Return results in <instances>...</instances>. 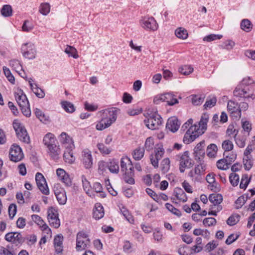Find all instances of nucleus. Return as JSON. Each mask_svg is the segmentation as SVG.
I'll return each mask as SVG.
<instances>
[{
  "label": "nucleus",
  "mask_w": 255,
  "mask_h": 255,
  "mask_svg": "<svg viewBox=\"0 0 255 255\" xmlns=\"http://www.w3.org/2000/svg\"><path fill=\"white\" fill-rule=\"evenodd\" d=\"M218 150L217 146L215 144H210L207 148V154L210 157H215Z\"/></svg>",
  "instance_id": "nucleus-39"
},
{
  "label": "nucleus",
  "mask_w": 255,
  "mask_h": 255,
  "mask_svg": "<svg viewBox=\"0 0 255 255\" xmlns=\"http://www.w3.org/2000/svg\"><path fill=\"white\" fill-rule=\"evenodd\" d=\"M15 98L19 107H25L29 104L26 95L21 90H17L15 92Z\"/></svg>",
  "instance_id": "nucleus-18"
},
{
  "label": "nucleus",
  "mask_w": 255,
  "mask_h": 255,
  "mask_svg": "<svg viewBox=\"0 0 255 255\" xmlns=\"http://www.w3.org/2000/svg\"><path fill=\"white\" fill-rule=\"evenodd\" d=\"M209 200L214 206H220L219 204L222 202L223 197L220 194H212L209 196Z\"/></svg>",
  "instance_id": "nucleus-29"
},
{
  "label": "nucleus",
  "mask_w": 255,
  "mask_h": 255,
  "mask_svg": "<svg viewBox=\"0 0 255 255\" xmlns=\"http://www.w3.org/2000/svg\"><path fill=\"white\" fill-rule=\"evenodd\" d=\"M73 148H65L63 154L64 159L66 162L71 164L75 161V157L73 156L72 150Z\"/></svg>",
  "instance_id": "nucleus-25"
},
{
  "label": "nucleus",
  "mask_w": 255,
  "mask_h": 255,
  "mask_svg": "<svg viewBox=\"0 0 255 255\" xmlns=\"http://www.w3.org/2000/svg\"><path fill=\"white\" fill-rule=\"evenodd\" d=\"M241 28L246 32H249L252 29V24L249 19H243L241 23Z\"/></svg>",
  "instance_id": "nucleus-43"
},
{
  "label": "nucleus",
  "mask_w": 255,
  "mask_h": 255,
  "mask_svg": "<svg viewBox=\"0 0 255 255\" xmlns=\"http://www.w3.org/2000/svg\"><path fill=\"white\" fill-rule=\"evenodd\" d=\"M146 126L151 130L159 128L162 124V118L157 113H151L144 121Z\"/></svg>",
  "instance_id": "nucleus-4"
},
{
  "label": "nucleus",
  "mask_w": 255,
  "mask_h": 255,
  "mask_svg": "<svg viewBox=\"0 0 255 255\" xmlns=\"http://www.w3.org/2000/svg\"><path fill=\"white\" fill-rule=\"evenodd\" d=\"M175 34L178 38L182 39H186L188 36L187 31L182 27L177 28L175 31Z\"/></svg>",
  "instance_id": "nucleus-38"
},
{
  "label": "nucleus",
  "mask_w": 255,
  "mask_h": 255,
  "mask_svg": "<svg viewBox=\"0 0 255 255\" xmlns=\"http://www.w3.org/2000/svg\"><path fill=\"white\" fill-rule=\"evenodd\" d=\"M60 142L65 148H74V144L72 139L65 132H62L59 137Z\"/></svg>",
  "instance_id": "nucleus-17"
},
{
  "label": "nucleus",
  "mask_w": 255,
  "mask_h": 255,
  "mask_svg": "<svg viewBox=\"0 0 255 255\" xmlns=\"http://www.w3.org/2000/svg\"><path fill=\"white\" fill-rule=\"evenodd\" d=\"M240 216L238 214L231 215L227 220V223L230 226L236 225L240 220Z\"/></svg>",
  "instance_id": "nucleus-50"
},
{
  "label": "nucleus",
  "mask_w": 255,
  "mask_h": 255,
  "mask_svg": "<svg viewBox=\"0 0 255 255\" xmlns=\"http://www.w3.org/2000/svg\"><path fill=\"white\" fill-rule=\"evenodd\" d=\"M21 50L23 56L29 59L35 58L36 50L33 44L31 43H25L22 46Z\"/></svg>",
  "instance_id": "nucleus-12"
},
{
  "label": "nucleus",
  "mask_w": 255,
  "mask_h": 255,
  "mask_svg": "<svg viewBox=\"0 0 255 255\" xmlns=\"http://www.w3.org/2000/svg\"><path fill=\"white\" fill-rule=\"evenodd\" d=\"M174 192L177 199L183 202H185L187 201V196L182 189L176 188Z\"/></svg>",
  "instance_id": "nucleus-32"
},
{
  "label": "nucleus",
  "mask_w": 255,
  "mask_h": 255,
  "mask_svg": "<svg viewBox=\"0 0 255 255\" xmlns=\"http://www.w3.org/2000/svg\"><path fill=\"white\" fill-rule=\"evenodd\" d=\"M35 180L40 191L45 195H48L49 193V189L43 175L40 173H37L35 175Z\"/></svg>",
  "instance_id": "nucleus-9"
},
{
  "label": "nucleus",
  "mask_w": 255,
  "mask_h": 255,
  "mask_svg": "<svg viewBox=\"0 0 255 255\" xmlns=\"http://www.w3.org/2000/svg\"><path fill=\"white\" fill-rule=\"evenodd\" d=\"M235 45V42L234 41L229 39L225 41L222 45V47L224 49L230 50L234 48Z\"/></svg>",
  "instance_id": "nucleus-59"
},
{
  "label": "nucleus",
  "mask_w": 255,
  "mask_h": 255,
  "mask_svg": "<svg viewBox=\"0 0 255 255\" xmlns=\"http://www.w3.org/2000/svg\"><path fill=\"white\" fill-rule=\"evenodd\" d=\"M165 102H166L169 106H173L178 103V101L174 97L173 94L171 93H166Z\"/></svg>",
  "instance_id": "nucleus-46"
},
{
  "label": "nucleus",
  "mask_w": 255,
  "mask_h": 255,
  "mask_svg": "<svg viewBox=\"0 0 255 255\" xmlns=\"http://www.w3.org/2000/svg\"><path fill=\"white\" fill-rule=\"evenodd\" d=\"M239 85L243 87H249L250 89L252 90L251 89L255 86V83L252 79L247 77L243 79Z\"/></svg>",
  "instance_id": "nucleus-42"
},
{
  "label": "nucleus",
  "mask_w": 255,
  "mask_h": 255,
  "mask_svg": "<svg viewBox=\"0 0 255 255\" xmlns=\"http://www.w3.org/2000/svg\"><path fill=\"white\" fill-rule=\"evenodd\" d=\"M234 95L235 97L244 98L245 99L252 98L253 100L255 98V96L249 87H243L240 85H238L234 91Z\"/></svg>",
  "instance_id": "nucleus-7"
},
{
  "label": "nucleus",
  "mask_w": 255,
  "mask_h": 255,
  "mask_svg": "<svg viewBox=\"0 0 255 255\" xmlns=\"http://www.w3.org/2000/svg\"><path fill=\"white\" fill-rule=\"evenodd\" d=\"M164 153V150L162 147H159L155 150V155H150V161L152 165L155 167H158V161L162 158Z\"/></svg>",
  "instance_id": "nucleus-14"
},
{
  "label": "nucleus",
  "mask_w": 255,
  "mask_h": 255,
  "mask_svg": "<svg viewBox=\"0 0 255 255\" xmlns=\"http://www.w3.org/2000/svg\"><path fill=\"white\" fill-rule=\"evenodd\" d=\"M121 212L125 218L130 223H133L134 219L133 217L129 214V211L125 207H123L121 209Z\"/></svg>",
  "instance_id": "nucleus-56"
},
{
  "label": "nucleus",
  "mask_w": 255,
  "mask_h": 255,
  "mask_svg": "<svg viewBox=\"0 0 255 255\" xmlns=\"http://www.w3.org/2000/svg\"><path fill=\"white\" fill-rule=\"evenodd\" d=\"M54 191L57 200L61 205H64L66 203L67 197L66 192L63 188L57 185L54 187Z\"/></svg>",
  "instance_id": "nucleus-13"
},
{
  "label": "nucleus",
  "mask_w": 255,
  "mask_h": 255,
  "mask_svg": "<svg viewBox=\"0 0 255 255\" xmlns=\"http://www.w3.org/2000/svg\"><path fill=\"white\" fill-rule=\"evenodd\" d=\"M62 241L63 236L59 235H57L54 239V247L57 253H61L63 251Z\"/></svg>",
  "instance_id": "nucleus-26"
},
{
  "label": "nucleus",
  "mask_w": 255,
  "mask_h": 255,
  "mask_svg": "<svg viewBox=\"0 0 255 255\" xmlns=\"http://www.w3.org/2000/svg\"><path fill=\"white\" fill-rule=\"evenodd\" d=\"M228 109L231 114H237L235 115L236 118H240L241 116V110L239 109V107L237 103L233 101H230L228 103Z\"/></svg>",
  "instance_id": "nucleus-22"
},
{
  "label": "nucleus",
  "mask_w": 255,
  "mask_h": 255,
  "mask_svg": "<svg viewBox=\"0 0 255 255\" xmlns=\"http://www.w3.org/2000/svg\"><path fill=\"white\" fill-rule=\"evenodd\" d=\"M5 239L8 241L12 242L16 245L22 244L24 239L22 235L18 233H8L5 235Z\"/></svg>",
  "instance_id": "nucleus-15"
},
{
  "label": "nucleus",
  "mask_w": 255,
  "mask_h": 255,
  "mask_svg": "<svg viewBox=\"0 0 255 255\" xmlns=\"http://www.w3.org/2000/svg\"><path fill=\"white\" fill-rule=\"evenodd\" d=\"M161 168L164 173L168 171L170 168V160L168 158H165L161 161Z\"/></svg>",
  "instance_id": "nucleus-53"
},
{
  "label": "nucleus",
  "mask_w": 255,
  "mask_h": 255,
  "mask_svg": "<svg viewBox=\"0 0 255 255\" xmlns=\"http://www.w3.org/2000/svg\"><path fill=\"white\" fill-rule=\"evenodd\" d=\"M90 240L89 236L84 231H80L77 234L76 249L77 251H82L90 246Z\"/></svg>",
  "instance_id": "nucleus-6"
},
{
  "label": "nucleus",
  "mask_w": 255,
  "mask_h": 255,
  "mask_svg": "<svg viewBox=\"0 0 255 255\" xmlns=\"http://www.w3.org/2000/svg\"><path fill=\"white\" fill-rule=\"evenodd\" d=\"M165 207L168 211L178 217H180L181 215V212L178 209L175 208L172 204L166 203L165 204Z\"/></svg>",
  "instance_id": "nucleus-57"
},
{
  "label": "nucleus",
  "mask_w": 255,
  "mask_h": 255,
  "mask_svg": "<svg viewBox=\"0 0 255 255\" xmlns=\"http://www.w3.org/2000/svg\"><path fill=\"white\" fill-rule=\"evenodd\" d=\"M10 159L14 162H18L23 158L21 148L17 145L13 144L9 151Z\"/></svg>",
  "instance_id": "nucleus-10"
},
{
  "label": "nucleus",
  "mask_w": 255,
  "mask_h": 255,
  "mask_svg": "<svg viewBox=\"0 0 255 255\" xmlns=\"http://www.w3.org/2000/svg\"><path fill=\"white\" fill-rule=\"evenodd\" d=\"M32 220L36 223L39 228L47 234H51V230L48 226L45 223L42 218L37 215L31 216Z\"/></svg>",
  "instance_id": "nucleus-16"
},
{
  "label": "nucleus",
  "mask_w": 255,
  "mask_h": 255,
  "mask_svg": "<svg viewBox=\"0 0 255 255\" xmlns=\"http://www.w3.org/2000/svg\"><path fill=\"white\" fill-rule=\"evenodd\" d=\"M222 37V35L212 34L205 36L203 40L207 42H211L216 39H220Z\"/></svg>",
  "instance_id": "nucleus-63"
},
{
  "label": "nucleus",
  "mask_w": 255,
  "mask_h": 255,
  "mask_svg": "<svg viewBox=\"0 0 255 255\" xmlns=\"http://www.w3.org/2000/svg\"><path fill=\"white\" fill-rule=\"evenodd\" d=\"M250 182V178H248L247 174H244L242 176L241 183L240 184V188L241 189H246Z\"/></svg>",
  "instance_id": "nucleus-54"
},
{
  "label": "nucleus",
  "mask_w": 255,
  "mask_h": 255,
  "mask_svg": "<svg viewBox=\"0 0 255 255\" xmlns=\"http://www.w3.org/2000/svg\"><path fill=\"white\" fill-rule=\"evenodd\" d=\"M180 162V171L184 172L185 168H189L194 164L193 160L189 157V152L186 151L181 155H178Z\"/></svg>",
  "instance_id": "nucleus-8"
},
{
  "label": "nucleus",
  "mask_w": 255,
  "mask_h": 255,
  "mask_svg": "<svg viewBox=\"0 0 255 255\" xmlns=\"http://www.w3.org/2000/svg\"><path fill=\"white\" fill-rule=\"evenodd\" d=\"M154 141L151 137H148L145 142L144 148L147 151H150L153 148Z\"/></svg>",
  "instance_id": "nucleus-58"
},
{
  "label": "nucleus",
  "mask_w": 255,
  "mask_h": 255,
  "mask_svg": "<svg viewBox=\"0 0 255 255\" xmlns=\"http://www.w3.org/2000/svg\"><path fill=\"white\" fill-rule=\"evenodd\" d=\"M55 138L54 135L51 133H47L44 137L43 142L48 148L55 144Z\"/></svg>",
  "instance_id": "nucleus-30"
},
{
  "label": "nucleus",
  "mask_w": 255,
  "mask_h": 255,
  "mask_svg": "<svg viewBox=\"0 0 255 255\" xmlns=\"http://www.w3.org/2000/svg\"><path fill=\"white\" fill-rule=\"evenodd\" d=\"M65 52L68 54L69 56H72L74 58L76 59L79 57L76 48L71 46H67V47L65 49Z\"/></svg>",
  "instance_id": "nucleus-45"
},
{
  "label": "nucleus",
  "mask_w": 255,
  "mask_h": 255,
  "mask_svg": "<svg viewBox=\"0 0 255 255\" xmlns=\"http://www.w3.org/2000/svg\"><path fill=\"white\" fill-rule=\"evenodd\" d=\"M205 166L203 163L197 165L194 169L191 170L188 173V176L192 180L196 181L199 180L200 176L205 171Z\"/></svg>",
  "instance_id": "nucleus-11"
},
{
  "label": "nucleus",
  "mask_w": 255,
  "mask_h": 255,
  "mask_svg": "<svg viewBox=\"0 0 255 255\" xmlns=\"http://www.w3.org/2000/svg\"><path fill=\"white\" fill-rule=\"evenodd\" d=\"M134 172L133 169L126 171L124 173V179L125 181L130 184H133L134 183V179L133 178Z\"/></svg>",
  "instance_id": "nucleus-33"
},
{
  "label": "nucleus",
  "mask_w": 255,
  "mask_h": 255,
  "mask_svg": "<svg viewBox=\"0 0 255 255\" xmlns=\"http://www.w3.org/2000/svg\"><path fill=\"white\" fill-rule=\"evenodd\" d=\"M97 147L102 154H109L111 151L110 148L106 147L103 143H100L97 144Z\"/></svg>",
  "instance_id": "nucleus-62"
},
{
  "label": "nucleus",
  "mask_w": 255,
  "mask_h": 255,
  "mask_svg": "<svg viewBox=\"0 0 255 255\" xmlns=\"http://www.w3.org/2000/svg\"><path fill=\"white\" fill-rule=\"evenodd\" d=\"M227 159H221L217 162V166L219 169L226 170L229 168V165L235 160L236 155H233L232 157L229 158L226 156Z\"/></svg>",
  "instance_id": "nucleus-19"
},
{
  "label": "nucleus",
  "mask_w": 255,
  "mask_h": 255,
  "mask_svg": "<svg viewBox=\"0 0 255 255\" xmlns=\"http://www.w3.org/2000/svg\"><path fill=\"white\" fill-rule=\"evenodd\" d=\"M35 115L39 120L42 122H46L49 121V117L45 115L39 109H36L35 111Z\"/></svg>",
  "instance_id": "nucleus-49"
},
{
  "label": "nucleus",
  "mask_w": 255,
  "mask_h": 255,
  "mask_svg": "<svg viewBox=\"0 0 255 255\" xmlns=\"http://www.w3.org/2000/svg\"><path fill=\"white\" fill-rule=\"evenodd\" d=\"M16 213V206L14 204H11L8 207V214L9 218L12 219Z\"/></svg>",
  "instance_id": "nucleus-64"
},
{
  "label": "nucleus",
  "mask_w": 255,
  "mask_h": 255,
  "mask_svg": "<svg viewBox=\"0 0 255 255\" xmlns=\"http://www.w3.org/2000/svg\"><path fill=\"white\" fill-rule=\"evenodd\" d=\"M222 146L225 151H230L233 149L234 144L231 140L228 139L223 142Z\"/></svg>",
  "instance_id": "nucleus-51"
},
{
  "label": "nucleus",
  "mask_w": 255,
  "mask_h": 255,
  "mask_svg": "<svg viewBox=\"0 0 255 255\" xmlns=\"http://www.w3.org/2000/svg\"><path fill=\"white\" fill-rule=\"evenodd\" d=\"M179 126V122L175 118L169 119L166 124V128L173 132L176 131L178 129Z\"/></svg>",
  "instance_id": "nucleus-23"
},
{
  "label": "nucleus",
  "mask_w": 255,
  "mask_h": 255,
  "mask_svg": "<svg viewBox=\"0 0 255 255\" xmlns=\"http://www.w3.org/2000/svg\"><path fill=\"white\" fill-rule=\"evenodd\" d=\"M12 8L11 5L5 4L3 5L0 10L1 15L4 17H9L12 15Z\"/></svg>",
  "instance_id": "nucleus-36"
},
{
  "label": "nucleus",
  "mask_w": 255,
  "mask_h": 255,
  "mask_svg": "<svg viewBox=\"0 0 255 255\" xmlns=\"http://www.w3.org/2000/svg\"><path fill=\"white\" fill-rule=\"evenodd\" d=\"M248 135L245 134L244 133V135H237V133L235 134L234 136L235 141L236 142V144L240 148H243L245 147L246 145V141L247 140V137Z\"/></svg>",
  "instance_id": "nucleus-27"
},
{
  "label": "nucleus",
  "mask_w": 255,
  "mask_h": 255,
  "mask_svg": "<svg viewBox=\"0 0 255 255\" xmlns=\"http://www.w3.org/2000/svg\"><path fill=\"white\" fill-rule=\"evenodd\" d=\"M13 127L19 139L25 143H29L30 137L27 131L24 127L18 121L14 120L13 121Z\"/></svg>",
  "instance_id": "nucleus-5"
},
{
  "label": "nucleus",
  "mask_w": 255,
  "mask_h": 255,
  "mask_svg": "<svg viewBox=\"0 0 255 255\" xmlns=\"http://www.w3.org/2000/svg\"><path fill=\"white\" fill-rule=\"evenodd\" d=\"M216 220L212 217L206 218L203 221V224L205 227L214 226L216 225Z\"/></svg>",
  "instance_id": "nucleus-60"
},
{
  "label": "nucleus",
  "mask_w": 255,
  "mask_h": 255,
  "mask_svg": "<svg viewBox=\"0 0 255 255\" xmlns=\"http://www.w3.org/2000/svg\"><path fill=\"white\" fill-rule=\"evenodd\" d=\"M144 154V148L138 147L133 151L132 156L135 160H139L143 157Z\"/></svg>",
  "instance_id": "nucleus-35"
},
{
  "label": "nucleus",
  "mask_w": 255,
  "mask_h": 255,
  "mask_svg": "<svg viewBox=\"0 0 255 255\" xmlns=\"http://www.w3.org/2000/svg\"><path fill=\"white\" fill-rule=\"evenodd\" d=\"M229 180L233 186H237L239 182V176L235 173H232L229 176Z\"/></svg>",
  "instance_id": "nucleus-55"
},
{
  "label": "nucleus",
  "mask_w": 255,
  "mask_h": 255,
  "mask_svg": "<svg viewBox=\"0 0 255 255\" xmlns=\"http://www.w3.org/2000/svg\"><path fill=\"white\" fill-rule=\"evenodd\" d=\"M248 198V195H247L246 199H245V198L244 196H241L239 197L235 202L236 208H241L245 204Z\"/></svg>",
  "instance_id": "nucleus-61"
},
{
  "label": "nucleus",
  "mask_w": 255,
  "mask_h": 255,
  "mask_svg": "<svg viewBox=\"0 0 255 255\" xmlns=\"http://www.w3.org/2000/svg\"><path fill=\"white\" fill-rule=\"evenodd\" d=\"M117 112V109L114 108L104 110L103 112L101 121L96 125V129L98 130H102L109 127L116 121Z\"/></svg>",
  "instance_id": "nucleus-2"
},
{
  "label": "nucleus",
  "mask_w": 255,
  "mask_h": 255,
  "mask_svg": "<svg viewBox=\"0 0 255 255\" xmlns=\"http://www.w3.org/2000/svg\"><path fill=\"white\" fill-rule=\"evenodd\" d=\"M216 102L217 99L215 97H209L207 99V100L204 105V107L205 109L211 108L215 106Z\"/></svg>",
  "instance_id": "nucleus-44"
},
{
  "label": "nucleus",
  "mask_w": 255,
  "mask_h": 255,
  "mask_svg": "<svg viewBox=\"0 0 255 255\" xmlns=\"http://www.w3.org/2000/svg\"><path fill=\"white\" fill-rule=\"evenodd\" d=\"M50 10V5L48 2L42 3L39 7V11L44 15H47Z\"/></svg>",
  "instance_id": "nucleus-41"
},
{
  "label": "nucleus",
  "mask_w": 255,
  "mask_h": 255,
  "mask_svg": "<svg viewBox=\"0 0 255 255\" xmlns=\"http://www.w3.org/2000/svg\"><path fill=\"white\" fill-rule=\"evenodd\" d=\"M107 166L111 172L117 174L119 171V165L118 161L113 159L108 163Z\"/></svg>",
  "instance_id": "nucleus-31"
},
{
  "label": "nucleus",
  "mask_w": 255,
  "mask_h": 255,
  "mask_svg": "<svg viewBox=\"0 0 255 255\" xmlns=\"http://www.w3.org/2000/svg\"><path fill=\"white\" fill-rule=\"evenodd\" d=\"M51 157L54 159H57L60 153V148L55 144L48 147Z\"/></svg>",
  "instance_id": "nucleus-37"
},
{
  "label": "nucleus",
  "mask_w": 255,
  "mask_h": 255,
  "mask_svg": "<svg viewBox=\"0 0 255 255\" xmlns=\"http://www.w3.org/2000/svg\"><path fill=\"white\" fill-rule=\"evenodd\" d=\"M205 96L203 95H192L191 102L193 105L198 106L201 105L204 101Z\"/></svg>",
  "instance_id": "nucleus-40"
},
{
  "label": "nucleus",
  "mask_w": 255,
  "mask_h": 255,
  "mask_svg": "<svg viewBox=\"0 0 255 255\" xmlns=\"http://www.w3.org/2000/svg\"><path fill=\"white\" fill-rule=\"evenodd\" d=\"M208 120L209 115L207 113L203 114L198 125L194 124L191 126L187 130L183 138V142L186 144H189L202 134L207 129Z\"/></svg>",
  "instance_id": "nucleus-1"
},
{
  "label": "nucleus",
  "mask_w": 255,
  "mask_h": 255,
  "mask_svg": "<svg viewBox=\"0 0 255 255\" xmlns=\"http://www.w3.org/2000/svg\"><path fill=\"white\" fill-rule=\"evenodd\" d=\"M62 106L64 110L68 113H72L75 111L73 104L67 101H63L61 103Z\"/></svg>",
  "instance_id": "nucleus-48"
},
{
  "label": "nucleus",
  "mask_w": 255,
  "mask_h": 255,
  "mask_svg": "<svg viewBox=\"0 0 255 255\" xmlns=\"http://www.w3.org/2000/svg\"><path fill=\"white\" fill-rule=\"evenodd\" d=\"M193 71V68L190 65H184L179 68V72L184 75H188Z\"/></svg>",
  "instance_id": "nucleus-47"
},
{
  "label": "nucleus",
  "mask_w": 255,
  "mask_h": 255,
  "mask_svg": "<svg viewBox=\"0 0 255 255\" xmlns=\"http://www.w3.org/2000/svg\"><path fill=\"white\" fill-rule=\"evenodd\" d=\"M29 83L31 90L37 97L39 98H42L44 97L45 93L42 89L38 88L36 85L34 86L33 84L31 83V81H29Z\"/></svg>",
  "instance_id": "nucleus-34"
},
{
  "label": "nucleus",
  "mask_w": 255,
  "mask_h": 255,
  "mask_svg": "<svg viewBox=\"0 0 255 255\" xmlns=\"http://www.w3.org/2000/svg\"><path fill=\"white\" fill-rule=\"evenodd\" d=\"M121 171L124 173L133 169L132 162L130 158L128 156H125L121 158Z\"/></svg>",
  "instance_id": "nucleus-21"
},
{
  "label": "nucleus",
  "mask_w": 255,
  "mask_h": 255,
  "mask_svg": "<svg viewBox=\"0 0 255 255\" xmlns=\"http://www.w3.org/2000/svg\"><path fill=\"white\" fill-rule=\"evenodd\" d=\"M3 70L4 74L7 80L12 84H14L15 79L13 76L11 74L10 71L9 69L6 67L4 66L3 67Z\"/></svg>",
  "instance_id": "nucleus-52"
},
{
  "label": "nucleus",
  "mask_w": 255,
  "mask_h": 255,
  "mask_svg": "<svg viewBox=\"0 0 255 255\" xmlns=\"http://www.w3.org/2000/svg\"><path fill=\"white\" fill-rule=\"evenodd\" d=\"M140 26L148 31L154 32L158 28V24L152 16H144L141 17L139 20Z\"/></svg>",
  "instance_id": "nucleus-3"
},
{
  "label": "nucleus",
  "mask_w": 255,
  "mask_h": 255,
  "mask_svg": "<svg viewBox=\"0 0 255 255\" xmlns=\"http://www.w3.org/2000/svg\"><path fill=\"white\" fill-rule=\"evenodd\" d=\"M82 160L86 168L89 169L92 167L93 165V159L91 152L88 150H84L82 152Z\"/></svg>",
  "instance_id": "nucleus-20"
},
{
  "label": "nucleus",
  "mask_w": 255,
  "mask_h": 255,
  "mask_svg": "<svg viewBox=\"0 0 255 255\" xmlns=\"http://www.w3.org/2000/svg\"><path fill=\"white\" fill-rule=\"evenodd\" d=\"M104 210L100 203H96L93 209V216L96 220H99L104 216Z\"/></svg>",
  "instance_id": "nucleus-24"
},
{
  "label": "nucleus",
  "mask_w": 255,
  "mask_h": 255,
  "mask_svg": "<svg viewBox=\"0 0 255 255\" xmlns=\"http://www.w3.org/2000/svg\"><path fill=\"white\" fill-rule=\"evenodd\" d=\"M83 189L86 194L89 196L92 197L94 194L92 193L90 182L87 180L86 177L82 175L81 177Z\"/></svg>",
  "instance_id": "nucleus-28"
}]
</instances>
